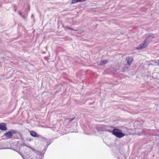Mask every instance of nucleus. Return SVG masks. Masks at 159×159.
Returning a JSON list of instances; mask_svg holds the SVG:
<instances>
[{"instance_id":"nucleus-1","label":"nucleus","mask_w":159,"mask_h":159,"mask_svg":"<svg viewBox=\"0 0 159 159\" xmlns=\"http://www.w3.org/2000/svg\"><path fill=\"white\" fill-rule=\"evenodd\" d=\"M112 134L116 137L119 138L125 136V134L123 133L120 129H113L112 131Z\"/></svg>"},{"instance_id":"nucleus-2","label":"nucleus","mask_w":159,"mask_h":159,"mask_svg":"<svg viewBox=\"0 0 159 159\" xmlns=\"http://www.w3.org/2000/svg\"><path fill=\"white\" fill-rule=\"evenodd\" d=\"M16 131L14 130H12L4 134V135L7 139H10L12 138L13 134H15L16 133Z\"/></svg>"},{"instance_id":"nucleus-3","label":"nucleus","mask_w":159,"mask_h":159,"mask_svg":"<svg viewBox=\"0 0 159 159\" xmlns=\"http://www.w3.org/2000/svg\"><path fill=\"white\" fill-rule=\"evenodd\" d=\"M148 45V43L147 42V40L146 39L143 43L140 44L139 46L137 47V49H140L142 48H146Z\"/></svg>"},{"instance_id":"nucleus-4","label":"nucleus","mask_w":159,"mask_h":159,"mask_svg":"<svg viewBox=\"0 0 159 159\" xmlns=\"http://www.w3.org/2000/svg\"><path fill=\"white\" fill-rule=\"evenodd\" d=\"M6 124L4 123H0V129L2 130H6L7 129Z\"/></svg>"},{"instance_id":"nucleus-5","label":"nucleus","mask_w":159,"mask_h":159,"mask_svg":"<svg viewBox=\"0 0 159 159\" xmlns=\"http://www.w3.org/2000/svg\"><path fill=\"white\" fill-rule=\"evenodd\" d=\"M128 64L130 66L133 62V58L132 57H128L126 58Z\"/></svg>"},{"instance_id":"nucleus-6","label":"nucleus","mask_w":159,"mask_h":159,"mask_svg":"<svg viewBox=\"0 0 159 159\" xmlns=\"http://www.w3.org/2000/svg\"><path fill=\"white\" fill-rule=\"evenodd\" d=\"M30 135L34 137H41V136L38 134L36 132L34 131H30Z\"/></svg>"},{"instance_id":"nucleus-7","label":"nucleus","mask_w":159,"mask_h":159,"mask_svg":"<svg viewBox=\"0 0 159 159\" xmlns=\"http://www.w3.org/2000/svg\"><path fill=\"white\" fill-rule=\"evenodd\" d=\"M79 0H72L70 4H72L79 2Z\"/></svg>"},{"instance_id":"nucleus-8","label":"nucleus","mask_w":159,"mask_h":159,"mask_svg":"<svg viewBox=\"0 0 159 159\" xmlns=\"http://www.w3.org/2000/svg\"><path fill=\"white\" fill-rule=\"evenodd\" d=\"M108 62V61L106 60H102L101 61V63L102 64H105L107 63Z\"/></svg>"},{"instance_id":"nucleus-9","label":"nucleus","mask_w":159,"mask_h":159,"mask_svg":"<svg viewBox=\"0 0 159 159\" xmlns=\"http://www.w3.org/2000/svg\"><path fill=\"white\" fill-rule=\"evenodd\" d=\"M75 118V117H74L73 118H70L69 119V121L70 122H71L73 120H74Z\"/></svg>"},{"instance_id":"nucleus-10","label":"nucleus","mask_w":159,"mask_h":159,"mask_svg":"<svg viewBox=\"0 0 159 159\" xmlns=\"http://www.w3.org/2000/svg\"><path fill=\"white\" fill-rule=\"evenodd\" d=\"M66 28L70 30H74L73 29L70 28L68 26H66Z\"/></svg>"},{"instance_id":"nucleus-11","label":"nucleus","mask_w":159,"mask_h":159,"mask_svg":"<svg viewBox=\"0 0 159 159\" xmlns=\"http://www.w3.org/2000/svg\"><path fill=\"white\" fill-rule=\"evenodd\" d=\"M158 62H159V61H158Z\"/></svg>"}]
</instances>
